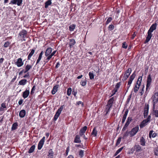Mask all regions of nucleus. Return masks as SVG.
<instances>
[{"label":"nucleus","instance_id":"obj_1","mask_svg":"<svg viewBox=\"0 0 158 158\" xmlns=\"http://www.w3.org/2000/svg\"><path fill=\"white\" fill-rule=\"evenodd\" d=\"M27 32L26 30L23 29L20 31L18 35V38L22 41H25V38L27 37Z\"/></svg>","mask_w":158,"mask_h":158},{"label":"nucleus","instance_id":"obj_2","mask_svg":"<svg viewBox=\"0 0 158 158\" xmlns=\"http://www.w3.org/2000/svg\"><path fill=\"white\" fill-rule=\"evenodd\" d=\"M64 105L61 106L60 108L57 110L53 118V120L54 121H55L57 120L61 113V112L64 108Z\"/></svg>","mask_w":158,"mask_h":158},{"label":"nucleus","instance_id":"obj_3","mask_svg":"<svg viewBox=\"0 0 158 158\" xmlns=\"http://www.w3.org/2000/svg\"><path fill=\"white\" fill-rule=\"evenodd\" d=\"M131 69L129 68L126 71L122 79L123 81H124L127 79L131 73Z\"/></svg>","mask_w":158,"mask_h":158},{"label":"nucleus","instance_id":"obj_4","mask_svg":"<svg viewBox=\"0 0 158 158\" xmlns=\"http://www.w3.org/2000/svg\"><path fill=\"white\" fill-rule=\"evenodd\" d=\"M139 130V127L138 125L133 128L130 132L131 136H133L138 132Z\"/></svg>","mask_w":158,"mask_h":158},{"label":"nucleus","instance_id":"obj_5","mask_svg":"<svg viewBox=\"0 0 158 158\" xmlns=\"http://www.w3.org/2000/svg\"><path fill=\"white\" fill-rule=\"evenodd\" d=\"M153 103L156 104L158 101V92H156L152 95V98Z\"/></svg>","mask_w":158,"mask_h":158},{"label":"nucleus","instance_id":"obj_6","mask_svg":"<svg viewBox=\"0 0 158 158\" xmlns=\"http://www.w3.org/2000/svg\"><path fill=\"white\" fill-rule=\"evenodd\" d=\"M23 0H11L9 4H16L20 6L21 5Z\"/></svg>","mask_w":158,"mask_h":158},{"label":"nucleus","instance_id":"obj_7","mask_svg":"<svg viewBox=\"0 0 158 158\" xmlns=\"http://www.w3.org/2000/svg\"><path fill=\"white\" fill-rule=\"evenodd\" d=\"M132 119L131 117H129L127 119V120L126 121V122L122 130L124 131L126 130L127 128L130 124V122H131Z\"/></svg>","mask_w":158,"mask_h":158},{"label":"nucleus","instance_id":"obj_8","mask_svg":"<svg viewBox=\"0 0 158 158\" xmlns=\"http://www.w3.org/2000/svg\"><path fill=\"white\" fill-rule=\"evenodd\" d=\"M149 105L148 104L146 105L145 104V107H144V111L143 113V116L144 118H146L147 117V116L148 115V110H149Z\"/></svg>","mask_w":158,"mask_h":158},{"label":"nucleus","instance_id":"obj_9","mask_svg":"<svg viewBox=\"0 0 158 158\" xmlns=\"http://www.w3.org/2000/svg\"><path fill=\"white\" fill-rule=\"evenodd\" d=\"M15 64L18 67L22 66L23 65V62L22 61V59L21 58L17 59L16 62H15Z\"/></svg>","mask_w":158,"mask_h":158},{"label":"nucleus","instance_id":"obj_10","mask_svg":"<svg viewBox=\"0 0 158 158\" xmlns=\"http://www.w3.org/2000/svg\"><path fill=\"white\" fill-rule=\"evenodd\" d=\"M156 26L157 24L156 23L153 24L150 27L148 32L152 33L153 31L156 29Z\"/></svg>","mask_w":158,"mask_h":158},{"label":"nucleus","instance_id":"obj_11","mask_svg":"<svg viewBox=\"0 0 158 158\" xmlns=\"http://www.w3.org/2000/svg\"><path fill=\"white\" fill-rule=\"evenodd\" d=\"M30 92L29 90L26 89L25 91L23 92L22 96L24 98H27Z\"/></svg>","mask_w":158,"mask_h":158},{"label":"nucleus","instance_id":"obj_12","mask_svg":"<svg viewBox=\"0 0 158 158\" xmlns=\"http://www.w3.org/2000/svg\"><path fill=\"white\" fill-rule=\"evenodd\" d=\"M148 35L144 42L145 44L148 43L150 40L152 36V33L148 32Z\"/></svg>","mask_w":158,"mask_h":158},{"label":"nucleus","instance_id":"obj_13","mask_svg":"<svg viewBox=\"0 0 158 158\" xmlns=\"http://www.w3.org/2000/svg\"><path fill=\"white\" fill-rule=\"evenodd\" d=\"M152 80L150 74L148 75L147 80V85L148 86H150L152 83Z\"/></svg>","mask_w":158,"mask_h":158},{"label":"nucleus","instance_id":"obj_14","mask_svg":"<svg viewBox=\"0 0 158 158\" xmlns=\"http://www.w3.org/2000/svg\"><path fill=\"white\" fill-rule=\"evenodd\" d=\"M26 114V112L25 110H22L19 112V115L20 118H23L25 117Z\"/></svg>","mask_w":158,"mask_h":158},{"label":"nucleus","instance_id":"obj_15","mask_svg":"<svg viewBox=\"0 0 158 158\" xmlns=\"http://www.w3.org/2000/svg\"><path fill=\"white\" fill-rule=\"evenodd\" d=\"M6 104L5 102L2 103L1 104V106L0 107V111H3L6 110Z\"/></svg>","mask_w":158,"mask_h":158},{"label":"nucleus","instance_id":"obj_16","mask_svg":"<svg viewBox=\"0 0 158 158\" xmlns=\"http://www.w3.org/2000/svg\"><path fill=\"white\" fill-rule=\"evenodd\" d=\"M128 110H126L123 116V119L122 120V123H123L126 118L127 115L128 113Z\"/></svg>","mask_w":158,"mask_h":158},{"label":"nucleus","instance_id":"obj_17","mask_svg":"<svg viewBox=\"0 0 158 158\" xmlns=\"http://www.w3.org/2000/svg\"><path fill=\"white\" fill-rule=\"evenodd\" d=\"M74 142L77 143H81V140L80 139V137L79 135H76L74 140Z\"/></svg>","mask_w":158,"mask_h":158},{"label":"nucleus","instance_id":"obj_18","mask_svg":"<svg viewBox=\"0 0 158 158\" xmlns=\"http://www.w3.org/2000/svg\"><path fill=\"white\" fill-rule=\"evenodd\" d=\"M75 43V41L74 39H71L69 40V45L70 48H72Z\"/></svg>","mask_w":158,"mask_h":158},{"label":"nucleus","instance_id":"obj_19","mask_svg":"<svg viewBox=\"0 0 158 158\" xmlns=\"http://www.w3.org/2000/svg\"><path fill=\"white\" fill-rule=\"evenodd\" d=\"M59 85H56L53 87L52 90V94H55L57 91V89L58 88Z\"/></svg>","mask_w":158,"mask_h":158},{"label":"nucleus","instance_id":"obj_20","mask_svg":"<svg viewBox=\"0 0 158 158\" xmlns=\"http://www.w3.org/2000/svg\"><path fill=\"white\" fill-rule=\"evenodd\" d=\"M53 154L54 152L52 151V149H50L48 152V158H53Z\"/></svg>","mask_w":158,"mask_h":158},{"label":"nucleus","instance_id":"obj_21","mask_svg":"<svg viewBox=\"0 0 158 158\" xmlns=\"http://www.w3.org/2000/svg\"><path fill=\"white\" fill-rule=\"evenodd\" d=\"M52 48H48L45 52V56H48L50 55V53H51L52 52Z\"/></svg>","mask_w":158,"mask_h":158},{"label":"nucleus","instance_id":"obj_22","mask_svg":"<svg viewBox=\"0 0 158 158\" xmlns=\"http://www.w3.org/2000/svg\"><path fill=\"white\" fill-rule=\"evenodd\" d=\"M27 82V80L26 79H23L19 81V84L20 85H24L26 84Z\"/></svg>","mask_w":158,"mask_h":158},{"label":"nucleus","instance_id":"obj_23","mask_svg":"<svg viewBox=\"0 0 158 158\" xmlns=\"http://www.w3.org/2000/svg\"><path fill=\"white\" fill-rule=\"evenodd\" d=\"M18 126V123H14L12 125L11 127V130L14 131L17 129Z\"/></svg>","mask_w":158,"mask_h":158},{"label":"nucleus","instance_id":"obj_24","mask_svg":"<svg viewBox=\"0 0 158 158\" xmlns=\"http://www.w3.org/2000/svg\"><path fill=\"white\" fill-rule=\"evenodd\" d=\"M45 137L44 136L42 139L40 140V150L42 148L45 140Z\"/></svg>","mask_w":158,"mask_h":158},{"label":"nucleus","instance_id":"obj_25","mask_svg":"<svg viewBox=\"0 0 158 158\" xmlns=\"http://www.w3.org/2000/svg\"><path fill=\"white\" fill-rule=\"evenodd\" d=\"M35 52V50L33 49L31 50L30 53L29 54L28 57H27V60H29L31 59V57L34 54Z\"/></svg>","mask_w":158,"mask_h":158},{"label":"nucleus","instance_id":"obj_26","mask_svg":"<svg viewBox=\"0 0 158 158\" xmlns=\"http://www.w3.org/2000/svg\"><path fill=\"white\" fill-rule=\"evenodd\" d=\"M97 131L96 130V127H94L91 133V135L95 137L97 136Z\"/></svg>","mask_w":158,"mask_h":158},{"label":"nucleus","instance_id":"obj_27","mask_svg":"<svg viewBox=\"0 0 158 158\" xmlns=\"http://www.w3.org/2000/svg\"><path fill=\"white\" fill-rule=\"evenodd\" d=\"M140 144L142 146H144L145 145V139L143 137H141L140 138Z\"/></svg>","mask_w":158,"mask_h":158},{"label":"nucleus","instance_id":"obj_28","mask_svg":"<svg viewBox=\"0 0 158 158\" xmlns=\"http://www.w3.org/2000/svg\"><path fill=\"white\" fill-rule=\"evenodd\" d=\"M135 150L136 152H139L141 150V147L139 145H135L134 147Z\"/></svg>","mask_w":158,"mask_h":158},{"label":"nucleus","instance_id":"obj_29","mask_svg":"<svg viewBox=\"0 0 158 158\" xmlns=\"http://www.w3.org/2000/svg\"><path fill=\"white\" fill-rule=\"evenodd\" d=\"M147 123L144 120L139 125V127L140 128H142L143 127H144L146 125V124Z\"/></svg>","mask_w":158,"mask_h":158},{"label":"nucleus","instance_id":"obj_30","mask_svg":"<svg viewBox=\"0 0 158 158\" xmlns=\"http://www.w3.org/2000/svg\"><path fill=\"white\" fill-rule=\"evenodd\" d=\"M52 0H48L45 3V7L46 8H47L48 7L49 5H50L52 4L51 2Z\"/></svg>","mask_w":158,"mask_h":158},{"label":"nucleus","instance_id":"obj_31","mask_svg":"<svg viewBox=\"0 0 158 158\" xmlns=\"http://www.w3.org/2000/svg\"><path fill=\"white\" fill-rule=\"evenodd\" d=\"M35 148V145H33L31 146L28 151V153H32L34 151Z\"/></svg>","mask_w":158,"mask_h":158},{"label":"nucleus","instance_id":"obj_32","mask_svg":"<svg viewBox=\"0 0 158 158\" xmlns=\"http://www.w3.org/2000/svg\"><path fill=\"white\" fill-rule=\"evenodd\" d=\"M89 75L90 79L92 80L94 79V73L92 72H90L89 73Z\"/></svg>","mask_w":158,"mask_h":158},{"label":"nucleus","instance_id":"obj_33","mask_svg":"<svg viewBox=\"0 0 158 158\" xmlns=\"http://www.w3.org/2000/svg\"><path fill=\"white\" fill-rule=\"evenodd\" d=\"M152 114L154 115L156 117H158V110H154Z\"/></svg>","mask_w":158,"mask_h":158},{"label":"nucleus","instance_id":"obj_34","mask_svg":"<svg viewBox=\"0 0 158 158\" xmlns=\"http://www.w3.org/2000/svg\"><path fill=\"white\" fill-rule=\"evenodd\" d=\"M87 128V127L86 126H84L80 130V131L81 133H85Z\"/></svg>","mask_w":158,"mask_h":158},{"label":"nucleus","instance_id":"obj_35","mask_svg":"<svg viewBox=\"0 0 158 158\" xmlns=\"http://www.w3.org/2000/svg\"><path fill=\"white\" fill-rule=\"evenodd\" d=\"M139 87L140 85H135L134 89V91L135 93H136L138 91Z\"/></svg>","mask_w":158,"mask_h":158},{"label":"nucleus","instance_id":"obj_36","mask_svg":"<svg viewBox=\"0 0 158 158\" xmlns=\"http://www.w3.org/2000/svg\"><path fill=\"white\" fill-rule=\"evenodd\" d=\"M123 147H122L120 148H119L118 150L114 154V156H116L120 152H121V151L122 150V149L123 148Z\"/></svg>","mask_w":158,"mask_h":158},{"label":"nucleus","instance_id":"obj_37","mask_svg":"<svg viewBox=\"0 0 158 158\" xmlns=\"http://www.w3.org/2000/svg\"><path fill=\"white\" fill-rule=\"evenodd\" d=\"M10 44V43L9 41L6 42L4 44V47L5 48H7L9 46Z\"/></svg>","mask_w":158,"mask_h":158},{"label":"nucleus","instance_id":"obj_38","mask_svg":"<svg viewBox=\"0 0 158 158\" xmlns=\"http://www.w3.org/2000/svg\"><path fill=\"white\" fill-rule=\"evenodd\" d=\"M75 26L74 24H72L69 27V29L70 31H73L75 29Z\"/></svg>","mask_w":158,"mask_h":158},{"label":"nucleus","instance_id":"obj_39","mask_svg":"<svg viewBox=\"0 0 158 158\" xmlns=\"http://www.w3.org/2000/svg\"><path fill=\"white\" fill-rule=\"evenodd\" d=\"M86 80L85 79L84 81H81V85L84 86L86 85Z\"/></svg>","mask_w":158,"mask_h":158},{"label":"nucleus","instance_id":"obj_40","mask_svg":"<svg viewBox=\"0 0 158 158\" xmlns=\"http://www.w3.org/2000/svg\"><path fill=\"white\" fill-rule=\"evenodd\" d=\"M72 89L71 88H69L68 89L67 91V94L68 96H70L71 93Z\"/></svg>","mask_w":158,"mask_h":158},{"label":"nucleus","instance_id":"obj_41","mask_svg":"<svg viewBox=\"0 0 158 158\" xmlns=\"http://www.w3.org/2000/svg\"><path fill=\"white\" fill-rule=\"evenodd\" d=\"M112 105L111 104H108L107 103V104L106 106L105 111H107V108H108L109 110H110V109L112 107Z\"/></svg>","mask_w":158,"mask_h":158},{"label":"nucleus","instance_id":"obj_42","mask_svg":"<svg viewBox=\"0 0 158 158\" xmlns=\"http://www.w3.org/2000/svg\"><path fill=\"white\" fill-rule=\"evenodd\" d=\"M32 67V65L30 64H27L25 68V69L28 71Z\"/></svg>","mask_w":158,"mask_h":158},{"label":"nucleus","instance_id":"obj_43","mask_svg":"<svg viewBox=\"0 0 158 158\" xmlns=\"http://www.w3.org/2000/svg\"><path fill=\"white\" fill-rule=\"evenodd\" d=\"M84 151L82 150L80 151L79 155L81 157H82L84 156Z\"/></svg>","mask_w":158,"mask_h":158},{"label":"nucleus","instance_id":"obj_44","mask_svg":"<svg viewBox=\"0 0 158 158\" xmlns=\"http://www.w3.org/2000/svg\"><path fill=\"white\" fill-rule=\"evenodd\" d=\"M114 101V97H112L109 100L108 102V104H111L112 105Z\"/></svg>","mask_w":158,"mask_h":158},{"label":"nucleus","instance_id":"obj_45","mask_svg":"<svg viewBox=\"0 0 158 158\" xmlns=\"http://www.w3.org/2000/svg\"><path fill=\"white\" fill-rule=\"evenodd\" d=\"M135 72H134L133 73L130 77L129 79L133 80L135 78Z\"/></svg>","mask_w":158,"mask_h":158},{"label":"nucleus","instance_id":"obj_46","mask_svg":"<svg viewBox=\"0 0 158 158\" xmlns=\"http://www.w3.org/2000/svg\"><path fill=\"white\" fill-rule=\"evenodd\" d=\"M114 27L113 25H110L108 27V30L111 31L113 30L114 29Z\"/></svg>","mask_w":158,"mask_h":158},{"label":"nucleus","instance_id":"obj_47","mask_svg":"<svg viewBox=\"0 0 158 158\" xmlns=\"http://www.w3.org/2000/svg\"><path fill=\"white\" fill-rule=\"evenodd\" d=\"M112 18L111 17H109L107 19L106 23V24L107 25L110 22H111V20H112Z\"/></svg>","mask_w":158,"mask_h":158},{"label":"nucleus","instance_id":"obj_48","mask_svg":"<svg viewBox=\"0 0 158 158\" xmlns=\"http://www.w3.org/2000/svg\"><path fill=\"white\" fill-rule=\"evenodd\" d=\"M121 138L119 137L117 140V142L116 144V146H118L120 143L121 140Z\"/></svg>","mask_w":158,"mask_h":158},{"label":"nucleus","instance_id":"obj_49","mask_svg":"<svg viewBox=\"0 0 158 158\" xmlns=\"http://www.w3.org/2000/svg\"><path fill=\"white\" fill-rule=\"evenodd\" d=\"M39 62H40V56H39L38 57V59L37 60L36 64L34 67L35 68L37 67V70H38V69L39 68V67H38V64L39 63Z\"/></svg>","mask_w":158,"mask_h":158},{"label":"nucleus","instance_id":"obj_50","mask_svg":"<svg viewBox=\"0 0 158 158\" xmlns=\"http://www.w3.org/2000/svg\"><path fill=\"white\" fill-rule=\"evenodd\" d=\"M35 85H34L33 87L32 88L31 92V94L32 95L34 93V91L35 90Z\"/></svg>","mask_w":158,"mask_h":158},{"label":"nucleus","instance_id":"obj_51","mask_svg":"<svg viewBox=\"0 0 158 158\" xmlns=\"http://www.w3.org/2000/svg\"><path fill=\"white\" fill-rule=\"evenodd\" d=\"M127 45L126 44L125 42H124L123 43L122 47L124 48H127Z\"/></svg>","mask_w":158,"mask_h":158},{"label":"nucleus","instance_id":"obj_52","mask_svg":"<svg viewBox=\"0 0 158 158\" xmlns=\"http://www.w3.org/2000/svg\"><path fill=\"white\" fill-rule=\"evenodd\" d=\"M120 85V82L116 84V85L115 86V89H118Z\"/></svg>","mask_w":158,"mask_h":158},{"label":"nucleus","instance_id":"obj_53","mask_svg":"<svg viewBox=\"0 0 158 158\" xmlns=\"http://www.w3.org/2000/svg\"><path fill=\"white\" fill-rule=\"evenodd\" d=\"M142 78V77L141 76H139L138 78V80L137 81H139V84L141 83Z\"/></svg>","mask_w":158,"mask_h":158},{"label":"nucleus","instance_id":"obj_54","mask_svg":"<svg viewBox=\"0 0 158 158\" xmlns=\"http://www.w3.org/2000/svg\"><path fill=\"white\" fill-rule=\"evenodd\" d=\"M144 85H143V88H142V89H141V91L139 93L140 94V95H142L144 92Z\"/></svg>","mask_w":158,"mask_h":158},{"label":"nucleus","instance_id":"obj_55","mask_svg":"<svg viewBox=\"0 0 158 158\" xmlns=\"http://www.w3.org/2000/svg\"><path fill=\"white\" fill-rule=\"evenodd\" d=\"M128 133H129V132H128L127 131H126V132H125L124 134L123 135V137L124 138L126 137L128 135Z\"/></svg>","mask_w":158,"mask_h":158},{"label":"nucleus","instance_id":"obj_56","mask_svg":"<svg viewBox=\"0 0 158 158\" xmlns=\"http://www.w3.org/2000/svg\"><path fill=\"white\" fill-rule=\"evenodd\" d=\"M155 155L156 156H158V151L157 149H155L154 150Z\"/></svg>","mask_w":158,"mask_h":158},{"label":"nucleus","instance_id":"obj_57","mask_svg":"<svg viewBox=\"0 0 158 158\" xmlns=\"http://www.w3.org/2000/svg\"><path fill=\"white\" fill-rule=\"evenodd\" d=\"M29 77V73H27L26 74L24 75L23 76L24 78H27V77Z\"/></svg>","mask_w":158,"mask_h":158},{"label":"nucleus","instance_id":"obj_58","mask_svg":"<svg viewBox=\"0 0 158 158\" xmlns=\"http://www.w3.org/2000/svg\"><path fill=\"white\" fill-rule=\"evenodd\" d=\"M133 80L129 79V80L128 82L127 85H129V86H130Z\"/></svg>","mask_w":158,"mask_h":158},{"label":"nucleus","instance_id":"obj_59","mask_svg":"<svg viewBox=\"0 0 158 158\" xmlns=\"http://www.w3.org/2000/svg\"><path fill=\"white\" fill-rule=\"evenodd\" d=\"M117 91V89H114V90L113 91V92H114L113 94H111V96H112L115 94V93Z\"/></svg>","mask_w":158,"mask_h":158},{"label":"nucleus","instance_id":"obj_60","mask_svg":"<svg viewBox=\"0 0 158 158\" xmlns=\"http://www.w3.org/2000/svg\"><path fill=\"white\" fill-rule=\"evenodd\" d=\"M153 132V131H150L149 133V137L150 138H151L152 135V136Z\"/></svg>","mask_w":158,"mask_h":158},{"label":"nucleus","instance_id":"obj_61","mask_svg":"<svg viewBox=\"0 0 158 158\" xmlns=\"http://www.w3.org/2000/svg\"><path fill=\"white\" fill-rule=\"evenodd\" d=\"M23 100L22 99H20L18 102V104L19 105H21L23 103Z\"/></svg>","mask_w":158,"mask_h":158},{"label":"nucleus","instance_id":"obj_62","mask_svg":"<svg viewBox=\"0 0 158 158\" xmlns=\"http://www.w3.org/2000/svg\"><path fill=\"white\" fill-rule=\"evenodd\" d=\"M17 77L16 76H15L12 79L11 81L12 82H13L15 80L16 78Z\"/></svg>","mask_w":158,"mask_h":158},{"label":"nucleus","instance_id":"obj_63","mask_svg":"<svg viewBox=\"0 0 158 158\" xmlns=\"http://www.w3.org/2000/svg\"><path fill=\"white\" fill-rule=\"evenodd\" d=\"M69 147H68L67 148L66 150V153L67 155H68V154L69 151Z\"/></svg>","mask_w":158,"mask_h":158},{"label":"nucleus","instance_id":"obj_64","mask_svg":"<svg viewBox=\"0 0 158 158\" xmlns=\"http://www.w3.org/2000/svg\"><path fill=\"white\" fill-rule=\"evenodd\" d=\"M60 63H59V62H57L56 63V65L55 68L56 69L58 68L59 67V66H60Z\"/></svg>","mask_w":158,"mask_h":158}]
</instances>
